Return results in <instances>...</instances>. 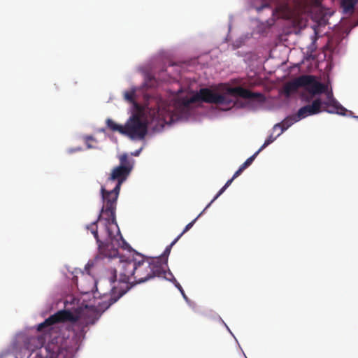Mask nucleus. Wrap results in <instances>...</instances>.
<instances>
[{
    "label": "nucleus",
    "instance_id": "412c9836",
    "mask_svg": "<svg viewBox=\"0 0 358 358\" xmlns=\"http://www.w3.org/2000/svg\"><path fill=\"white\" fill-rule=\"evenodd\" d=\"M278 136H273V134H271L265 141L264 143L261 146V148L257 150L258 152L262 151L266 147L272 143Z\"/></svg>",
    "mask_w": 358,
    "mask_h": 358
},
{
    "label": "nucleus",
    "instance_id": "c756f323",
    "mask_svg": "<svg viewBox=\"0 0 358 358\" xmlns=\"http://www.w3.org/2000/svg\"><path fill=\"white\" fill-rule=\"evenodd\" d=\"M117 287H113L112 288L113 294H116V293H117Z\"/></svg>",
    "mask_w": 358,
    "mask_h": 358
},
{
    "label": "nucleus",
    "instance_id": "f3484780",
    "mask_svg": "<svg viewBox=\"0 0 358 358\" xmlns=\"http://www.w3.org/2000/svg\"><path fill=\"white\" fill-rule=\"evenodd\" d=\"M107 127L113 131H118L122 134H124V126L117 124L111 119L106 120Z\"/></svg>",
    "mask_w": 358,
    "mask_h": 358
},
{
    "label": "nucleus",
    "instance_id": "20e7f679",
    "mask_svg": "<svg viewBox=\"0 0 358 358\" xmlns=\"http://www.w3.org/2000/svg\"><path fill=\"white\" fill-rule=\"evenodd\" d=\"M44 336H27L24 338V355L29 357L33 352L37 350L36 358H61L63 350L57 343L49 342L44 345Z\"/></svg>",
    "mask_w": 358,
    "mask_h": 358
},
{
    "label": "nucleus",
    "instance_id": "4be33fe9",
    "mask_svg": "<svg viewBox=\"0 0 358 358\" xmlns=\"http://www.w3.org/2000/svg\"><path fill=\"white\" fill-rule=\"evenodd\" d=\"M180 238V236H178L177 238H176L175 240L169 245H168L166 248V249L164 252V254H163L164 256H168L170 254L171 248L178 242V241Z\"/></svg>",
    "mask_w": 358,
    "mask_h": 358
},
{
    "label": "nucleus",
    "instance_id": "9d476101",
    "mask_svg": "<svg viewBox=\"0 0 358 358\" xmlns=\"http://www.w3.org/2000/svg\"><path fill=\"white\" fill-rule=\"evenodd\" d=\"M322 101L320 99H315L311 104L304 106L299 108L296 113V118L299 120L309 116L319 113L321 111Z\"/></svg>",
    "mask_w": 358,
    "mask_h": 358
},
{
    "label": "nucleus",
    "instance_id": "6ab92c4d",
    "mask_svg": "<svg viewBox=\"0 0 358 358\" xmlns=\"http://www.w3.org/2000/svg\"><path fill=\"white\" fill-rule=\"evenodd\" d=\"M135 94L136 90L134 89H131L129 91H126L124 94V96L125 100H127L130 103H135Z\"/></svg>",
    "mask_w": 358,
    "mask_h": 358
},
{
    "label": "nucleus",
    "instance_id": "2eb2a0df",
    "mask_svg": "<svg viewBox=\"0 0 358 358\" xmlns=\"http://www.w3.org/2000/svg\"><path fill=\"white\" fill-rule=\"evenodd\" d=\"M358 0H342L341 6L345 13H352Z\"/></svg>",
    "mask_w": 358,
    "mask_h": 358
},
{
    "label": "nucleus",
    "instance_id": "6e6552de",
    "mask_svg": "<svg viewBox=\"0 0 358 358\" xmlns=\"http://www.w3.org/2000/svg\"><path fill=\"white\" fill-rule=\"evenodd\" d=\"M227 93L229 95L239 96L243 99L257 100L259 102H264L265 101V96L263 94L252 92L241 86L229 87L227 89Z\"/></svg>",
    "mask_w": 358,
    "mask_h": 358
},
{
    "label": "nucleus",
    "instance_id": "bb28decb",
    "mask_svg": "<svg viewBox=\"0 0 358 358\" xmlns=\"http://www.w3.org/2000/svg\"><path fill=\"white\" fill-rule=\"evenodd\" d=\"M180 292H181V294H182V295L183 296V297H184L185 299H187V296L185 295V292H184L183 289H181Z\"/></svg>",
    "mask_w": 358,
    "mask_h": 358
},
{
    "label": "nucleus",
    "instance_id": "a211bd4d",
    "mask_svg": "<svg viewBox=\"0 0 358 358\" xmlns=\"http://www.w3.org/2000/svg\"><path fill=\"white\" fill-rule=\"evenodd\" d=\"M234 179V178H231L229 180H228L227 181V182L225 183V185L220 189V191L217 192V194L215 196V197L213 198V199L208 204V206L206 207V209L207 208H208L211 203L215 201L226 189L231 184V182H233Z\"/></svg>",
    "mask_w": 358,
    "mask_h": 358
},
{
    "label": "nucleus",
    "instance_id": "f257e3e1",
    "mask_svg": "<svg viewBox=\"0 0 358 358\" xmlns=\"http://www.w3.org/2000/svg\"><path fill=\"white\" fill-rule=\"evenodd\" d=\"M130 173L129 169L119 166L112 170L106 185L113 181H116L117 183L110 190H107L104 186H101V193L104 204L97 220L87 226V229L91 231L96 241L99 255L103 257H117L118 250L115 247L113 242L123 241L116 222L115 210L121 185Z\"/></svg>",
    "mask_w": 358,
    "mask_h": 358
},
{
    "label": "nucleus",
    "instance_id": "f8f14e48",
    "mask_svg": "<svg viewBox=\"0 0 358 358\" xmlns=\"http://www.w3.org/2000/svg\"><path fill=\"white\" fill-rule=\"evenodd\" d=\"M308 77L300 76L291 81L286 83L283 86V93L289 97L292 94L296 92L299 88L308 84Z\"/></svg>",
    "mask_w": 358,
    "mask_h": 358
},
{
    "label": "nucleus",
    "instance_id": "7ed1b4c3",
    "mask_svg": "<svg viewBox=\"0 0 358 358\" xmlns=\"http://www.w3.org/2000/svg\"><path fill=\"white\" fill-rule=\"evenodd\" d=\"M100 316L99 311L94 306L85 305L80 306L76 314L69 310H60L47 318L43 322L38 325L37 330L43 331L50 330L51 326L62 322H76L82 320L85 325L93 324Z\"/></svg>",
    "mask_w": 358,
    "mask_h": 358
},
{
    "label": "nucleus",
    "instance_id": "4468645a",
    "mask_svg": "<svg viewBox=\"0 0 358 358\" xmlns=\"http://www.w3.org/2000/svg\"><path fill=\"white\" fill-rule=\"evenodd\" d=\"M155 117L167 124L173 122V113L169 107H159Z\"/></svg>",
    "mask_w": 358,
    "mask_h": 358
},
{
    "label": "nucleus",
    "instance_id": "39448f33",
    "mask_svg": "<svg viewBox=\"0 0 358 358\" xmlns=\"http://www.w3.org/2000/svg\"><path fill=\"white\" fill-rule=\"evenodd\" d=\"M204 102L214 104H228L230 103L229 99L224 94L215 92L214 90L205 87L201 88L191 97L183 99L182 105L184 107H189L192 103Z\"/></svg>",
    "mask_w": 358,
    "mask_h": 358
},
{
    "label": "nucleus",
    "instance_id": "1a4fd4ad",
    "mask_svg": "<svg viewBox=\"0 0 358 358\" xmlns=\"http://www.w3.org/2000/svg\"><path fill=\"white\" fill-rule=\"evenodd\" d=\"M303 77H308V84L303 86L312 96L322 93L327 94L328 87L327 85L320 83L316 80L315 76L312 75H303Z\"/></svg>",
    "mask_w": 358,
    "mask_h": 358
},
{
    "label": "nucleus",
    "instance_id": "b1692460",
    "mask_svg": "<svg viewBox=\"0 0 358 358\" xmlns=\"http://www.w3.org/2000/svg\"><path fill=\"white\" fill-rule=\"evenodd\" d=\"M85 142H86V145H87V148H89V149H91V148H93L94 146H92L90 141H95V138L92 136H87L85 138Z\"/></svg>",
    "mask_w": 358,
    "mask_h": 358
},
{
    "label": "nucleus",
    "instance_id": "ddd939ff",
    "mask_svg": "<svg viewBox=\"0 0 358 358\" xmlns=\"http://www.w3.org/2000/svg\"><path fill=\"white\" fill-rule=\"evenodd\" d=\"M298 121L299 120L296 118V114L292 115L285 118L280 123L275 124L273 127V131H275L277 129H280V132L277 134V136H280L284 131Z\"/></svg>",
    "mask_w": 358,
    "mask_h": 358
},
{
    "label": "nucleus",
    "instance_id": "473e14b6",
    "mask_svg": "<svg viewBox=\"0 0 358 358\" xmlns=\"http://www.w3.org/2000/svg\"><path fill=\"white\" fill-rule=\"evenodd\" d=\"M61 358H62V357H61Z\"/></svg>",
    "mask_w": 358,
    "mask_h": 358
},
{
    "label": "nucleus",
    "instance_id": "c85d7f7f",
    "mask_svg": "<svg viewBox=\"0 0 358 358\" xmlns=\"http://www.w3.org/2000/svg\"><path fill=\"white\" fill-rule=\"evenodd\" d=\"M180 292H181V294H182V295L183 296V297H184L185 299H187V296L185 295V292H184L183 289H181Z\"/></svg>",
    "mask_w": 358,
    "mask_h": 358
},
{
    "label": "nucleus",
    "instance_id": "393cba45",
    "mask_svg": "<svg viewBox=\"0 0 358 358\" xmlns=\"http://www.w3.org/2000/svg\"><path fill=\"white\" fill-rule=\"evenodd\" d=\"M243 171V170L241 167H239V169L234 173L232 178H234V179L236 178L238 176H239L241 174V173Z\"/></svg>",
    "mask_w": 358,
    "mask_h": 358
},
{
    "label": "nucleus",
    "instance_id": "dca6fc26",
    "mask_svg": "<svg viewBox=\"0 0 358 358\" xmlns=\"http://www.w3.org/2000/svg\"><path fill=\"white\" fill-rule=\"evenodd\" d=\"M120 165L119 166L126 167L129 169V171H131L133 169V162L132 160L130 159L127 154H123L120 156Z\"/></svg>",
    "mask_w": 358,
    "mask_h": 358
},
{
    "label": "nucleus",
    "instance_id": "2f4dec72",
    "mask_svg": "<svg viewBox=\"0 0 358 358\" xmlns=\"http://www.w3.org/2000/svg\"><path fill=\"white\" fill-rule=\"evenodd\" d=\"M138 152H136V153L134 154V155H136H136H138Z\"/></svg>",
    "mask_w": 358,
    "mask_h": 358
},
{
    "label": "nucleus",
    "instance_id": "cd10ccee",
    "mask_svg": "<svg viewBox=\"0 0 358 358\" xmlns=\"http://www.w3.org/2000/svg\"><path fill=\"white\" fill-rule=\"evenodd\" d=\"M180 292H181V294H182V295L183 296V297H184L185 299H187V296L185 295V292H184L183 289H181Z\"/></svg>",
    "mask_w": 358,
    "mask_h": 358
},
{
    "label": "nucleus",
    "instance_id": "5701e85b",
    "mask_svg": "<svg viewBox=\"0 0 358 358\" xmlns=\"http://www.w3.org/2000/svg\"><path fill=\"white\" fill-rule=\"evenodd\" d=\"M197 217L195 218L193 221H192L191 222H189V224H187L186 225V227H185L184 230L182 231V232L179 234L178 236H180V238L182 237V236L186 233L187 231H189L194 225V222H196Z\"/></svg>",
    "mask_w": 358,
    "mask_h": 358
},
{
    "label": "nucleus",
    "instance_id": "aec40b11",
    "mask_svg": "<svg viewBox=\"0 0 358 358\" xmlns=\"http://www.w3.org/2000/svg\"><path fill=\"white\" fill-rule=\"evenodd\" d=\"M259 152L257 151L253 155L247 159V160L243 164H241L240 167L244 171L245 169H247L249 166L251 165V164L253 162V161L259 155Z\"/></svg>",
    "mask_w": 358,
    "mask_h": 358
},
{
    "label": "nucleus",
    "instance_id": "7c9ffc66",
    "mask_svg": "<svg viewBox=\"0 0 358 358\" xmlns=\"http://www.w3.org/2000/svg\"><path fill=\"white\" fill-rule=\"evenodd\" d=\"M80 292H81L82 293L87 294V293H88L90 291H89V290H87V289H86V290H85V289H81V290H80Z\"/></svg>",
    "mask_w": 358,
    "mask_h": 358
},
{
    "label": "nucleus",
    "instance_id": "9b49d317",
    "mask_svg": "<svg viewBox=\"0 0 358 358\" xmlns=\"http://www.w3.org/2000/svg\"><path fill=\"white\" fill-rule=\"evenodd\" d=\"M327 100L322 102V106H325L326 108L323 110L329 113H336L341 115H345L347 112L346 108L341 106L333 96L331 92H327Z\"/></svg>",
    "mask_w": 358,
    "mask_h": 358
},
{
    "label": "nucleus",
    "instance_id": "a878e982",
    "mask_svg": "<svg viewBox=\"0 0 358 358\" xmlns=\"http://www.w3.org/2000/svg\"><path fill=\"white\" fill-rule=\"evenodd\" d=\"M174 281L176 282V287L180 291L181 289H182V287H181V285L176 281V279H174Z\"/></svg>",
    "mask_w": 358,
    "mask_h": 358
},
{
    "label": "nucleus",
    "instance_id": "423d86ee",
    "mask_svg": "<svg viewBox=\"0 0 358 358\" xmlns=\"http://www.w3.org/2000/svg\"><path fill=\"white\" fill-rule=\"evenodd\" d=\"M148 131L147 124L138 114H134L124 125V135L131 138L143 139Z\"/></svg>",
    "mask_w": 358,
    "mask_h": 358
},
{
    "label": "nucleus",
    "instance_id": "f03ea898",
    "mask_svg": "<svg viewBox=\"0 0 358 358\" xmlns=\"http://www.w3.org/2000/svg\"><path fill=\"white\" fill-rule=\"evenodd\" d=\"M110 282H115L119 275V282L126 285L125 289H119L117 296H110L108 308L123 296L131 286L145 282L155 277H162L165 270L159 259H148L139 253L133 254L126 259H120L117 268L110 271Z\"/></svg>",
    "mask_w": 358,
    "mask_h": 358
},
{
    "label": "nucleus",
    "instance_id": "0eeeda50",
    "mask_svg": "<svg viewBox=\"0 0 358 358\" xmlns=\"http://www.w3.org/2000/svg\"><path fill=\"white\" fill-rule=\"evenodd\" d=\"M262 5L256 7V10L259 12L265 8L275 6L272 10L273 15L277 17L287 18L292 14V9L287 2H276V0H262Z\"/></svg>",
    "mask_w": 358,
    "mask_h": 358
}]
</instances>
